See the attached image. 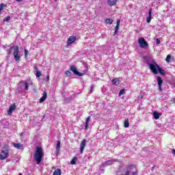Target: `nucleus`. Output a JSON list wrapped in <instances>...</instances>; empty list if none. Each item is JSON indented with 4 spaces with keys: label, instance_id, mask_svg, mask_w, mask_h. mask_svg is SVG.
<instances>
[{
    "label": "nucleus",
    "instance_id": "2eb2a0df",
    "mask_svg": "<svg viewBox=\"0 0 175 175\" xmlns=\"http://www.w3.org/2000/svg\"><path fill=\"white\" fill-rule=\"evenodd\" d=\"M14 147H15V148H17L18 150H23L24 149V146H23V144H13Z\"/></svg>",
    "mask_w": 175,
    "mask_h": 175
},
{
    "label": "nucleus",
    "instance_id": "1a4fd4ad",
    "mask_svg": "<svg viewBox=\"0 0 175 175\" xmlns=\"http://www.w3.org/2000/svg\"><path fill=\"white\" fill-rule=\"evenodd\" d=\"M75 42H76V36H70L68 38L67 44L68 46H70V44H72V43H75Z\"/></svg>",
    "mask_w": 175,
    "mask_h": 175
},
{
    "label": "nucleus",
    "instance_id": "5701e85b",
    "mask_svg": "<svg viewBox=\"0 0 175 175\" xmlns=\"http://www.w3.org/2000/svg\"><path fill=\"white\" fill-rule=\"evenodd\" d=\"M12 49H13V50H14V46H10V49L8 50H7V53H8V55H10V54H12Z\"/></svg>",
    "mask_w": 175,
    "mask_h": 175
},
{
    "label": "nucleus",
    "instance_id": "ea45409f",
    "mask_svg": "<svg viewBox=\"0 0 175 175\" xmlns=\"http://www.w3.org/2000/svg\"><path fill=\"white\" fill-rule=\"evenodd\" d=\"M34 69H36V70H38V66H34Z\"/></svg>",
    "mask_w": 175,
    "mask_h": 175
},
{
    "label": "nucleus",
    "instance_id": "39448f33",
    "mask_svg": "<svg viewBox=\"0 0 175 175\" xmlns=\"http://www.w3.org/2000/svg\"><path fill=\"white\" fill-rule=\"evenodd\" d=\"M138 43L142 49H146V47H148V43L146 42V40H144V38L143 37H141L138 39Z\"/></svg>",
    "mask_w": 175,
    "mask_h": 175
},
{
    "label": "nucleus",
    "instance_id": "f8f14e48",
    "mask_svg": "<svg viewBox=\"0 0 175 175\" xmlns=\"http://www.w3.org/2000/svg\"><path fill=\"white\" fill-rule=\"evenodd\" d=\"M14 110H16L15 105L10 106V108L8 111V114H9L10 116V114H12L13 113V111H14Z\"/></svg>",
    "mask_w": 175,
    "mask_h": 175
},
{
    "label": "nucleus",
    "instance_id": "37998d69",
    "mask_svg": "<svg viewBox=\"0 0 175 175\" xmlns=\"http://www.w3.org/2000/svg\"><path fill=\"white\" fill-rule=\"evenodd\" d=\"M18 175H23L22 174H19Z\"/></svg>",
    "mask_w": 175,
    "mask_h": 175
},
{
    "label": "nucleus",
    "instance_id": "f03ea898",
    "mask_svg": "<svg viewBox=\"0 0 175 175\" xmlns=\"http://www.w3.org/2000/svg\"><path fill=\"white\" fill-rule=\"evenodd\" d=\"M144 61L147 64H148L150 70L152 72V73H154V75H158V70L159 69V66L157 64H150L148 62V57H144Z\"/></svg>",
    "mask_w": 175,
    "mask_h": 175
},
{
    "label": "nucleus",
    "instance_id": "c9c22d12",
    "mask_svg": "<svg viewBox=\"0 0 175 175\" xmlns=\"http://www.w3.org/2000/svg\"><path fill=\"white\" fill-rule=\"evenodd\" d=\"M156 43H157V44H159L161 43V40L157 38V39L156 40Z\"/></svg>",
    "mask_w": 175,
    "mask_h": 175
},
{
    "label": "nucleus",
    "instance_id": "b1692460",
    "mask_svg": "<svg viewBox=\"0 0 175 175\" xmlns=\"http://www.w3.org/2000/svg\"><path fill=\"white\" fill-rule=\"evenodd\" d=\"M105 23H106L107 24H110V25H111V24H113V21H112V19L107 18V19L105 20Z\"/></svg>",
    "mask_w": 175,
    "mask_h": 175
},
{
    "label": "nucleus",
    "instance_id": "79ce46f5",
    "mask_svg": "<svg viewBox=\"0 0 175 175\" xmlns=\"http://www.w3.org/2000/svg\"><path fill=\"white\" fill-rule=\"evenodd\" d=\"M46 79H47V80H49V79H50V77H49V76H47V77H46Z\"/></svg>",
    "mask_w": 175,
    "mask_h": 175
},
{
    "label": "nucleus",
    "instance_id": "412c9836",
    "mask_svg": "<svg viewBox=\"0 0 175 175\" xmlns=\"http://www.w3.org/2000/svg\"><path fill=\"white\" fill-rule=\"evenodd\" d=\"M158 72L160 73V75L165 76V70L162 69L161 67H159Z\"/></svg>",
    "mask_w": 175,
    "mask_h": 175
},
{
    "label": "nucleus",
    "instance_id": "c85d7f7f",
    "mask_svg": "<svg viewBox=\"0 0 175 175\" xmlns=\"http://www.w3.org/2000/svg\"><path fill=\"white\" fill-rule=\"evenodd\" d=\"M36 77H41L42 76V72H40V71H39V70H37L36 73Z\"/></svg>",
    "mask_w": 175,
    "mask_h": 175
},
{
    "label": "nucleus",
    "instance_id": "a878e982",
    "mask_svg": "<svg viewBox=\"0 0 175 175\" xmlns=\"http://www.w3.org/2000/svg\"><path fill=\"white\" fill-rule=\"evenodd\" d=\"M128 126H129V120L126 119L124 121V128H128Z\"/></svg>",
    "mask_w": 175,
    "mask_h": 175
},
{
    "label": "nucleus",
    "instance_id": "7ed1b4c3",
    "mask_svg": "<svg viewBox=\"0 0 175 175\" xmlns=\"http://www.w3.org/2000/svg\"><path fill=\"white\" fill-rule=\"evenodd\" d=\"M14 58L16 62L20 61V58H21V53H20V49L18 46H15L14 47Z\"/></svg>",
    "mask_w": 175,
    "mask_h": 175
},
{
    "label": "nucleus",
    "instance_id": "f704fd0d",
    "mask_svg": "<svg viewBox=\"0 0 175 175\" xmlns=\"http://www.w3.org/2000/svg\"><path fill=\"white\" fill-rule=\"evenodd\" d=\"M71 75H72V73L70 72V71L66 72V75H67L68 77H70Z\"/></svg>",
    "mask_w": 175,
    "mask_h": 175
},
{
    "label": "nucleus",
    "instance_id": "4be33fe9",
    "mask_svg": "<svg viewBox=\"0 0 175 175\" xmlns=\"http://www.w3.org/2000/svg\"><path fill=\"white\" fill-rule=\"evenodd\" d=\"M53 175H61V170L57 169L54 171Z\"/></svg>",
    "mask_w": 175,
    "mask_h": 175
},
{
    "label": "nucleus",
    "instance_id": "72a5a7b5",
    "mask_svg": "<svg viewBox=\"0 0 175 175\" xmlns=\"http://www.w3.org/2000/svg\"><path fill=\"white\" fill-rule=\"evenodd\" d=\"M28 54H29L28 50L25 49V58H27V56L28 55Z\"/></svg>",
    "mask_w": 175,
    "mask_h": 175
},
{
    "label": "nucleus",
    "instance_id": "393cba45",
    "mask_svg": "<svg viewBox=\"0 0 175 175\" xmlns=\"http://www.w3.org/2000/svg\"><path fill=\"white\" fill-rule=\"evenodd\" d=\"M170 59H172V55H167V57L165 59L166 62L169 64V62H170Z\"/></svg>",
    "mask_w": 175,
    "mask_h": 175
},
{
    "label": "nucleus",
    "instance_id": "c756f323",
    "mask_svg": "<svg viewBox=\"0 0 175 175\" xmlns=\"http://www.w3.org/2000/svg\"><path fill=\"white\" fill-rule=\"evenodd\" d=\"M124 94H125V89H122L119 92V95L121 96V95H124Z\"/></svg>",
    "mask_w": 175,
    "mask_h": 175
},
{
    "label": "nucleus",
    "instance_id": "473e14b6",
    "mask_svg": "<svg viewBox=\"0 0 175 175\" xmlns=\"http://www.w3.org/2000/svg\"><path fill=\"white\" fill-rule=\"evenodd\" d=\"M94 85H92L90 87V94H92V92H94Z\"/></svg>",
    "mask_w": 175,
    "mask_h": 175
},
{
    "label": "nucleus",
    "instance_id": "20e7f679",
    "mask_svg": "<svg viewBox=\"0 0 175 175\" xmlns=\"http://www.w3.org/2000/svg\"><path fill=\"white\" fill-rule=\"evenodd\" d=\"M18 88L21 90H25V91H28L29 88V83L27 81H21L19 82L18 85Z\"/></svg>",
    "mask_w": 175,
    "mask_h": 175
},
{
    "label": "nucleus",
    "instance_id": "bb28decb",
    "mask_svg": "<svg viewBox=\"0 0 175 175\" xmlns=\"http://www.w3.org/2000/svg\"><path fill=\"white\" fill-rule=\"evenodd\" d=\"M76 161H77V158L74 157L70 161L71 165H76Z\"/></svg>",
    "mask_w": 175,
    "mask_h": 175
},
{
    "label": "nucleus",
    "instance_id": "6e6552de",
    "mask_svg": "<svg viewBox=\"0 0 175 175\" xmlns=\"http://www.w3.org/2000/svg\"><path fill=\"white\" fill-rule=\"evenodd\" d=\"M70 70L72 72H73V73L75 75H76L77 76H83L84 74L77 71V69L76 68V67L75 66H70Z\"/></svg>",
    "mask_w": 175,
    "mask_h": 175
},
{
    "label": "nucleus",
    "instance_id": "f257e3e1",
    "mask_svg": "<svg viewBox=\"0 0 175 175\" xmlns=\"http://www.w3.org/2000/svg\"><path fill=\"white\" fill-rule=\"evenodd\" d=\"M43 155L44 153L42 147L37 146L34 154V160L36 161L37 165H40V162H42V158H43Z\"/></svg>",
    "mask_w": 175,
    "mask_h": 175
},
{
    "label": "nucleus",
    "instance_id": "aec40b11",
    "mask_svg": "<svg viewBox=\"0 0 175 175\" xmlns=\"http://www.w3.org/2000/svg\"><path fill=\"white\" fill-rule=\"evenodd\" d=\"M112 84H113L114 85H118V84H120V81L118 80V79L116 78L112 80Z\"/></svg>",
    "mask_w": 175,
    "mask_h": 175
},
{
    "label": "nucleus",
    "instance_id": "9d476101",
    "mask_svg": "<svg viewBox=\"0 0 175 175\" xmlns=\"http://www.w3.org/2000/svg\"><path fill=\"white\" fill-rule=\"evenodd\" d=\"M157 83H158V86H159V91H163L162 84L163 83V80L162 79V78H161V77H157Z\"/></svg>",
    "mask_w": 175,
    "mask_h": 175
},
{
    "label": "nucleus",
    "instance_id": "cd10ccee",
    "mask_svg": "<svg viewBox=\"0 0 175 175\" xmlns=\"http://www.w3.org/2000/svg\"><path fill=\"white\" fill-rule=\"evenodd\" d=\"M118 29H120V26L116 25L113 35H117V32H118Z\"/></svg>",
    "mask_w": 175,
    "mask_h": 175
},
{
    "label": "nucleus",
    "instance_id": "58836bf2",
    "mask_svg": "<svg viewBox=\"0 0 175 175\" xmlns=\"http://www.w3.org/2000/svg\"><path fill=\"white\" fill-rule=\"evenodd\" d=\"M154 169H155V165H154V166L151 168V170L153 171V170H154Z\"/></svg>",
    "mask_w": 175,
    "mask_h": 175
},
{
    "label": "nucleus",
    "instance_id": "4468645a",
    "mask_svg": "<svg viewBox=\"0 0 175 175\" xmlns=\"http://www.w3.org/2000/svg\"><path fill=\"white\" fill-rule=\"evenodd\" d=\"M61 148V142H57L56 146V155L58 157V154H59V149Z\"/></svg>",
    "mask_w": 175,
    "mask_h": 175
},
{
    "label": "nucleus",
    "instance_id": "423d86ee",
    "mask_svg": "<svg viewBox=\"0 0 175 175\" xmlns=\"http://www.w3.org/2000/svg\"><path fill=\"white\" fill-rule=\"evenodd\" d=\"M8 157H9V151H8V150H2L0 152V159L1 161H3V159H6Z\"/></svg>",
    "mask_w": 175,
    "mask_h": 175
},
{
    "label": "nucleus",
    "instance_id": "4c0bfd02",
    "mask_svg": "<svg viewBox=\"0 0 175 175\" xmlns=\"http://www.w3.org/2000/svg\"><path fill=\"white\" fill-rule=\"evenodd\" d=\"M132 175H137V171H134Z\"/></svg>",
    "mask_w": 175,
    "mask_h": 175
},
{
    "label": "nucleus",
    "instance_id": "6ab92c4d",
    "mask_svg": "<svg viewBox=\"0 0 175 175\" xmlns=\"http://www.w3.org/2000/svg\"><path fill=\"white\" fill-rule=\"evenodd\" d=\"M161 116V113L155 111V112H153V116H154V120H158L159 118Z\"/></svg>",
    "mask_w": 175,
    "mask_h": 175
},
{
    "label": "nucleus",
    "instance_id": "0eeeda50",
    "mask_svg": "<svg viewBox=\"0 0 175 175\" xmlns=\"http://www.w3.org/2000/svg\"><path fill=\"white\" fill-rule=\"evenodd\" d=\"M87 146V140L85 139H83L81 141V143L80 144V153L83 154L84 152V148H85V146Z\"/></svg>",
    "mask_w": 175,
    "mask_h": 175
},
{
    "label": "nucleus",
    "instance_id": "dca6fc26",
    "mask_svg": "<svg viewBox=\"0 0 175 175\" xmlns=\"http://www.w3.org/2000/svg\"><path fill=\"white\" fill-rule=\"evenodd\" d=\"M117 1L118 0H107V3L109 6H114L117 3Z\"/></svg>",
    "mask_w": 175,
    "mask_h": 175
},
{
    "label": "nucleus",
    "instance_id": "2f4dec72",
    "mask_svg": "<svg viewBox=\"0 0 175 175\" xmlns=\"http://www.w3.org/2000/svg\"><path fill=\"white\" fill-rule=\"evenodd\" d=\"M158 5H162L163 3V0H157Z\"/></svg>",
    "mask_w": 175,
    "mask_h": 175
},
{
    "label": "nucleus",
    "instance_id": "a19ab883",
    "mask_svg": "<svg viewBox=\"0 0 175 175\" xmlns=\"http://www.w3.org/2000/svg\"><path fill=\"white\" fill-rule=\"evenodd\" d=\"M16 2H21L23 0H16Z\"/></svg>",
    "mask_w": 175,
    "mask_h": 175
},
{
    "label": "nucleus",
    "instance_id": "a211bd4d",
    "mask_svg": "<svg viewBox=\"0 0 175 175\" xmlns=\"http://www.w3.org/2000/svg\"><path fill=\"white\" fill-rule=\"evenodd\" d=\"M152 13V9L149 10V16L146 18L147 23H151V14Z\"/></svg>",
    "mask_w": 175,
    "mask_h": 175
},
{
    "label": "nucleus",
    "instance_id": "ddd939ff",
    "mask_svg": "<svg viewBox=\"0 0 175 175\" xmlns=\"http://www.w3.org/2000/svg\"><path fill=\"white\" fill-rule=\"evenodd\" d=\"M47 98V92H44L43 96L40 98V103H43L44 100H46Z\"/></svg>",
    "mask_w": 175,
    "mask_h": 175
},
{
    "label": "nucleus",
    "instance_id": "f3484780",
    "mask_svg": "<svg viewBox=\"0 0 175 175\" xmlns=\"http://www.w3.org/2000/svg\"><path fill=\"white\" fill-rule=\"evenodd\" d=\"M91 120V117L89 116L86 118V121H85V131H87V129H88V123L90 122Z\"/></svg>",
    "mask_w": 175,
    "mask_h": 175
},
{
    "label": "nucleus",
    "instance_id": "c03bdc74",
    "mask_svg": "<svg viewBox=\"0 0 175 175\" xmlns=\"http://www.w3.org/2000/svg\"><path fill=\"white\" fill-rule=\"evenodd\" d=\"M54 1H57V0H54Z\"/></svg>",
    "mask_w": 175,
    "mask_h": 175
},
{
    "label": "nucleus",
    "instance_id": "e433bc0d",
    "mask_svg": "<svg viewBox=\"0 0 175 175\" xmlns=\"http://www.w3.org/2000/svg\"><path fill=\"white\" fill-rule=\"evenodd\" d=\"M121 23V21H120V19H118L117 21V23H116V25H119L120 26V23Z\"/></svg>",
    "mask_w": 175,
    "mask_h": 175
},
{
    "label": "nucleus",
    "instance_id": "9b49d317",
    "mask_svg": "<svg viewBox=\"0 0 175 175\" xmlns=\"http://www.w3.org/2000/svg\"><path fill=\"white\" fill-rule=\"evenodd\" d=\"M114 162H117V159H111L109 161H107L105 163H103V166H110V165H113Z\"/></svg>",
    "mask_w": 175,
    "mask_h": 175
},
{
    "label": "nucleus",
    "instance_id": "7c9ffc66",
    "mask_svg": "<svg viewBox=\"0 0 175 175\" xmlns=\"http://www.w3.org/2000/svg\"><path fill=\"white\" fill-rule=\"evenodd\" d=\"M10 16H8L5 17V18L3 19V21L8 22V21H10Z\"/></svg>",
    "mask_w": 175,
    "mask_h": 175
}]
</instances>
